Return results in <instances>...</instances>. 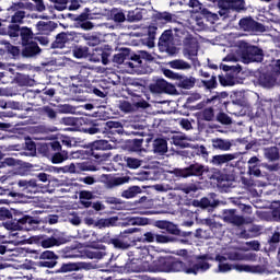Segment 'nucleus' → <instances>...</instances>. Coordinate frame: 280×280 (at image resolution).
<instances>
[{
  "label": "nucleus",
  "instance_id": "nucleus-1",
  "mask_svg": "<svg viewBox=\"0 0 280 280\" xmlns=\"http://www.w3.org/2000/svg\"><path fill=\"white\" fill-rule=\"evenodd\" d=\"M257 261V254L242 253L235 249H218L214 254H206L197 257L196 261L183 262L180 260L170 259L168 268L164 269L168 272H185L186 275H199V272H207L211 265L209 261H217L218 269L215 272H231L233 267L226 261Z\"/></svg>",
  "mask_w": 280,
  "mask_h": 280
},
{
  "label": "nucleus",
  "instance_id": "nucleus-2",
  "mask_svg": "<svg viewBox=\"0 0 280 280\" xmlns=\"http://www.w3.org/2000/svg\"><path fill=\"white\" fill-rule=\"evenodd\" d=\"M127 272H170V258L160 257L154 260L149 247H137L133 250V258L125 266Z\"/></svg>",
  "mask_w": 280,
  "mask_h": 280
},
{
  "label": "nucleus",
  "instance_id": "nucleus-3",
  "mask_svg": "<svg viewBox=\"0 0 280 280\" xmlns=\"http://www.w3.org/2000/svg\"><path fill=\"white\" fill-rule=\"evenodd\" d=\"M38 220L33 217L25 215L21 218L18 222H9L5 223L4 226L9 232V240H11V244L19 246V244H25V236H23V232L21 229H25L26 231H32V229H36L38 225Z\"/></svg>",
  "mask_w": 280,
  "mask_h": 280
},
{
  "label": "nucleus",
  "instance_id": "nucleus-4",
  "mask_svg": "<svg viewBox=\"0 0 280 280\" xmlns=\"http://www.w3.org/2000/svg\"><path fill=\"white\" fill-rule=\"evenodd\" d=\"M235 55L226 56L224 62H237V58H242L244 62H261L264 60V51L257 46H250L246 42H238L237 46L232 49Z\"/></svg>",
  "mask_w": 280,
  "mask_h": 280
},
{
  "label": "nucleus",
  "instance_id": "nucleus-5",
  "mask_svg": "<svg viewBox=\"0 0 280 280\" xmlns=\"http://www.w3.org/2000/svg\"><path fill=\"white\" fill-rule=\"evenodd\" d=\"M159 49L165 54H175L176 47H174V34L172 30H166L163 32L159 39Z\"/></svg>",
  "mask_w": 280,
  "mask_h": 280
},
{
  "label": "nucleus",
  "instance_id": "nucleus-6",
  "mask_svg": "<svg viewBox=\"0 0 280 280\" xmlns=\"http://www.w3.org/2000/svg\"><path fill=\"white\" fill-rule=\"evenodd\" d=\"M198 49H200V46L198 45V39L195 37L188 36L184 39V49L183 55L188 60H196V57L198 56Z\"/></svg>",
  "mask_w": 280,
  "mask_h": 280
},
{
  "label": "nucleus",
  "instance_id": "nucleus-7",
  "mask_svg": "<svg viewBox=\"0 0 280 280\" xmlns=\"http://www.w3.org/2000/svg\"><path fill=\"white\" fill-rule=\"evenodd\" d=\"M174 174L180 178H189V176H202L205 174V165L196 163L186 168H176Z\"/></svg>",
  "mask_w": 280,
  "mask_h": 280
},
{
  "label": "nucleus",
  "instance_id": "nucleus-8",
  "mask_svg": "<svg viewBox=\"0 0 280 280\" xmlns=\"http://www.w3.org/2000/svg\"><path fill=\"white\" fill-rule=\"evenodd\" d=\"M241 30L244 32H266L264 24L253 20V18H244L238 23Z\"/></svg>",
  "mask_w": 280,
  "mask_h": 280
},
{
  "label": "nucleus",
  "instance_id": "nucleus-9",
  "mask_svg": "<svg viewBox=\"0 0 280 280\" xmlns=\"http://www.w3.org/2000/svg\"><path fill=\"white\" fill-rule=\"evenodd\" d=\"M101 180L104 183L107 189H113L115 187H119V185H126V183H129L130 177L128 176L115 177L112 175H102Z\"/></svg>",
  "mask_w": 280,
  "mask_h": 280
},
{
  "label": "nucleus",
  "instance_id": "nucleus-10",
  "mask_svg": "<svg viewBox=\"0 0 280 280\" xmlns=\"http://www.w3.org/2000/svg\"><path fill=\"white\" fill-rule=\"evenodd\" d=\"M223 221L228 222L229 224H234V226H242V224H246L250 221H246L244 217L237 215L235 210H224L222 214Z\"/></svg>",
  "mask_w": 280,
  "mask_h": 280
},
{
  "label": "nucleus",
  "instance_id": "nucleus-11",
  "mask_svg": "<svg viewBox=\"0 0 280 280\" xmlns=\"http://www.w3.org/2000/svg\"><path fill=\"white\" fill-rule=\"evenodd\" d=\"M66 174H80L81 172H97L95 166H91L86 163L69 164L65 166Z\"/></svg>",
  "mask_w": 280,
  "mask_h": 280
},
{
  "label": "nucleus",
  "instance_id": "nucleus-12",
  "mask_svg": "<svg viewBox=\"0 0 280 280\" xmlns=\"http://www.w3.org/2000/svg\"><path fill=\"white\" fill-rule=\"evenodd\" d=\"M75 38H78V33H75V32L60 33L57 35L56 40L52 44V47L62 49V47H65L66 43L75 40Z\"/></svg>",
  "mask_w": 280,
  "mask_h": 280
},
{
  "label": "nucleus",
  "instance_id": "nucleus-13",
  "mask_svg": "<svg viewBox=\"0 0 280 280\" xmlns=\"http://www.w3.org/2000/svg\"><path fill=\"white\" fill-rule=\"evenodd\" d=\"M237 159V153H225L212 156L210 163L220 167V165H224V163H229L230 161H235Z\"/></svg>",
  "mask_w": 280,
  "mask_h": 280
},
{
  "label": "nucleus",
  "instance_id": "nucleus-14",
  "mask_svg": "<svg viewBox=\"0 0 280 280\" xmlns=\"http://www.w3.org/2000/svg\"><path fill=\"white\" fill-rule=\"evenodd\" d=\"M219 3L223 10H236L240 12V10H244L245 8L244 0H220Z\"/></svg>",
  "mask_w": 280,
  "mask_h": 280
},
{
  "label": "nucleus",
  "instance_id": "nucleus-15",
  "mask_svg": "<svg viewBox=\"0 0 280 280\" xmlns=\"http://www.w3.org/2000/svg\"><path fill=\"white\" fill-rule=\"evenodd\" d=\"M95 150L96 151L113 150V145L108 143L107 140H96L92 142L91 144L92 155L95 156L96 159H100V155L95 154Z\"/></svg>",
  "mask_w": 280,
  "mask_h": 280
},
{
  "label": "nucleus",
  "instance_id": "nucleus-16",
  "mask_svg": "<svg viewBox=\"0 0 280 280\" xmlns=\"http://www.w3.org/2000/svg\"><path fill=\"white\" fill-rule=\"evenodd\" d=\"M232 147L233 143L231 142V140L222 138L212 139V148L214 150H221V152H229V150H231Z\"/></svg>",
  "mask_w": 280,
  "mask_h": 280
},
{
  "label": "nucleus",
  "instance_id": "nucleus-17",
  "mask_svg": "<svg viewBox=\"0 0 280 280\" xmlns=\"http://www.w3.org/2000/svg\"><path fill=\"white\" fill-rule=\"evenodd\" d=\"M170 83H167V81L163 80V79H159L155 83L150 85V91L151 93H167V91H170Z\"/></svg>",
  "mask_w": 280,
  "mask_h": 280
},
{
  "label": "nucleus",
  "instance_id": "nucleus-18",
  "mask_svg": "<svg viewBox=\"0 0 280 280\" xmlns=\"http://www.w3.org/2000/svg\"><path fill=\"white\" fill-rule=\"evenodd\" d=\"M77 38H83V40L86 42V45L90 47H97L102 40L100 39V36L96 34H91V33H78Z\"/></svg>",
  "mask_w": 280,
  "mask_h": 280
},
{
  "label": "nucleus",
  "instance_id": "nucleus-19",
  "mask_svg": "<svg viewBox=\"0 0 280 280\" xmlns=\"http://www.w3.org/2000/svg\"><path fill=\"white\" fill-rule=\"evenodd\" d=\"M37 54H40V47H38V44L36 42H31L30 44L24 45L23 56H25L26 58H32Z\"/></svg>",
  "mask_w": 280,
  "mask_h": 280
},
{
  "label": "nucleus",
  "instance_id": "nucleus-20",
  "mask_svg": "<svg viewBox=\"0 0 280 280\" xmlns=\"http://www.w3.org/2000/svg\"><path fill=\"white\" fill-rule=\"evenodd\" d=\"M248 174L250 176H261V170H259V158L253 156L248 160Z\"/></svg>",
  "mask_w": 280,
  "mask_h": 280
},
{
  "label": "nucleus",
  "instance_id": "nucleus-21",
  "mask_svg": "<svg viewBox=\"0 0 280 280\" xmlns=\"http://www.w3.org/2000/svg\"><path fill=\"white\" fill-rule=\"evenodd\" d=\"M124 224L127 226H145L150 224V220L141 217H129Z\"/></svg>",
  "mask_w": 280,
  "mask_h": 280
},
{
  "label": "nucleus",
  "instance_id": "nucleus-22",
  "mask_svg": "<svg viewBox=\"0 0 280 280\" xmlns=\"http://www.w3.org/2000/svg\"><path fill=\"white\" fill-rule=\"evenodd\" d=\"M153 152L154 154H165L167 152V141L165 139H155L153 141Z\"/></svg>",
  "mask_w": 280,
  "mask_h": 280
},
{
  "label": "nucleus",
  "instance_id": "nucleus-23",
  "mask_svg": "<svg viewBox=\"0 0 280 280\" xmlns=\"http://www.w3.org/2000/svg\"><path fill=\"white\" fill-rule=\"evenodd\" d=\"M168 67H171V69H177L180 71H188V69H191V65L183 59L170 61Z\"/></svg>",
  "mask_w": 280,
  "mask_h": 280
},
{
  "label": "nucleus",
  "instance_id": "nucleus-24",
  "mask_svg": "<svg viewBox=\"0 0 280 280\" xmlns=\"http://www.w3.org/2000/svg\"><path fill=\"white\" fill-rule=\"evenodd\" d=\"M191 138L185 136L184 133H177L173 136V143L179 145L180 148H189V142Z\"/></svg>",
  "mask_w": 280,
  "mask_h": 280
},
{
  "label": "nucleus",
  "instance_id": "nucleus-25",
  "mask_svg": "<svg viewBox=\"0 0 280 280\" xmlns=\"http://www.w3.org/2000/svg\"><path fill=\"white\" fill-rule=\"evenodd\" d=\"M156 30H159L156 26L151 25L147 28L148 39L144 42V45L149 47V49H152L154 47V40L156 38Z\"/></svg>",
  "mask_w": 280,
  "mask_h": 280
},
{
  "label": "nucleus",
  "instance_id": "nucleus-26",
  "mask_svg": "<svg viewBox=\"0 0 280 280\" xmlns=\"http://www.w3.org/2000/svg\"><path fill=\"white\" fill-rule=\"evenodd\" d=\"M234 270H237V272H261L260 266H253V265H244L238 264L234 266Z\"/></svg>",
  "mask_w": 280,
  "mask_h": 280
},
{
  "label": "nucleus",
  "instance_id": "nucleus-27",
  "mask_svg": "<svg viewBox=\"0 0 280 280\" xmlns=\"http://www.w3.org/2000/svg\"><path fill=\"white\" fill-rule=\"evenodd\" d=\"M61 257L63 259H78V258L82 257V254L75 247L74 248L66 247L62 250Z\"/></svg>",
  "mask_w": 280,
  "mask_h": 280
},
{
  "label": "nucleus",
  "instance_id": "nucleus-28",
  "mask_svg": "<svg viewBox=\"0 0 280 280\" xmlns=\"http://www.w3.org/2000/svg\"><path fill=\"white\" fill-rule=\"evenodd\" d=\"M20 36L22 38V45H28L30 43H34V34L28 27H23L20 31Z\"/></svg>",
  "mask_w": 280,
  "mask_h": 280
},
{
  "label": "nucleus",
  "instance_id": "nucleus-29",
  "mask_svg": "<svg viewBox=\"0 0 280 280\" xmlns=\"http://www.w3.org/2000/svg\"><path fill=\"white\" fill-rule=\"evenodd\" d=\"M117 224V218L100 219L94 223L97 229H108L109 226H115Z\"/></svg>",
  "mask_w": 280,
  "mask_h": 280
},
{
  "label": "nucleus",
  "instance_id": "nucleus-30",
  "mask_svg": "<svg viewBox=\"0 0 280 280\" xmlns=\"http://www.w3.org/2000/svg\"><path fill=\"white\" fill-rule=\"evenodd\" d=\"M156 19L158 21H160V23H164V24L176 22V15L170 12L158 13Z\"/></svg>",
  "mask_w": 280,
  "mask_h": 280
},
{
  "label": "nucleus",
  "instance_id": "nucleus-31",
  "mask_svg": "<svg viewBox=\"0 0 280 280\" xmlns=\"http://www.w3.org/2000/svg\"><path fill=\"white\" fill-rule=\"evenodd\" d=\"M195 84H196V78L179 77V82H178L179 89H194Z\"/></svg>",
  "mask_w": 280,
  "mask_h": 280
},
{
  "label": "nucleus",
  "instance_id": "nucleus-32",
  "mask_svg": "<svg viewBox=\"0 0 280 280\" xmlns=\"http://www.w3.org/2000/svg\"><path fill=\"white\" fill-rule=\"evenodd\" d=\"M143 19V10L137 8L135 10L128 11L127 20L130 23H135V21H141Z\"/></svg>",
  "mask_w": 280,
  "mask_h": 280
},
{
  "label": "nucleus",
  "instance_id": "nucleus-33",
  "mask_svg": "<svg viewBox=\"0 0 280 280\" xmlns=\"http://www.w3.org/2000/svg\"><path fill=\"white\" fill-rule=\"evenodd\" d=\"M125 163L127 164V167H129V170H139V167H141V165L143 164V161L137 158H125Z\"/></svg>",
  "mask_w": 280,
  "mask_h": 280
},
{
  "label": "nucleus",
  "instance_id": "nucleus-34",
  "mask_svg": "<svg viewBox=\"0 0 280 280\" xmlns=\"http://www.w3.org/2000/svg\"><path fill=\"white\" fill-rule=\"evenodd\" d=\"M138 194H141V187L139 186H132L130 188H128L127 190H124L121 196L122 198H135Z\"/></svg>",
  "mask_w": 280,
  "mask_h": 280
},
{
  "label": "nucleus",
  "instance_id": "nucleus-35",
  "mask_svg": "<svg viewBox=\"0 0 280 280\" xmlns=\"http://www.w3.org/2000/svg\"><path fill=\"white\" fill-rule=\"evenodd\" d=\"M118 108L121 110V113H132L137 106L128 101H119Z\"/></svg>",
  "mask_w": 280,
  "mask_h": 280
},
{
  "label": "nucleus",
  "instance_id": "nucleus-36",
  "mask_svg": "<svg viewBox=\"0 0 280 280\" xmlns=\"http://www.w3.org/2000/svg\"><path fill=\"white\" fill-rule=\"evenodd\" d=\"M265 156L269 161H277L279 160V149L277 147H271L265 150Z\"/></svg>",
  "mask_w": 280,
  "mask_h": 280
},
{
  "label": "nucleus",
  "instance_id": "nucleus-37",
  "mask_svg": "<svg viewBox=\"0 0 280 280\" xmlns=\"http://www.w3.org/2000/svg\"><path fill=\"white\" fill-rule=\"evenodd\" d=\"M93 199V192L83 190L80 192V201L84 205V207H91V201Z\"/></svg>",
  "mask_w": 280,
  "mask_h": 280
},
{
  "label": "nucleus",
  "instance_id": "nucleus-38",
  "mask_svg": "<svg viewBox=\"0 0 280 280\" xmlns=\"http://www.w3.org/2000/svg\"><path fill=\"white\" fill-rule=\"evenodd\" d=\"M54 246H58V241L54 236L47 237V238H43L40 241V247L42 248H54Z\"/></svg>",
  "mask_w": 280,
  "mask_h": 280
},
{
  "label": "nucleus",
  "instance_id": "nucleus-39",
  "mask_svg": "<svg viewBox=\"0 0 280 280\" xmlns=\"http://www.w3.org/2000/svg\"><path fill=\"white\" fill-rule=\"evenodd\" d=\"M259 82L265 89H271V86H275V82H277V79L271 75H265L260 78Z\"/></svg>",
  "mask_w": 280,
  "mask_h": 280
},
{
  "label": "nucleus",
  "instance_id": "nucleus-40",
  "mask_svg": "<svg viewBox=\"0 0 280 280\" xmlns=\"http://www.w3.org/2000/svg\"><path fill=\"white\" fill-rule=\"evenodd\" d=\"M69 159V153L67 151L58 152L52 155V163H65Z\"/></svg>",
  "mask_w": 280,
  "mask_h": 280
},
{
  "label": "nucleus",
  "instance_id": "nucleus-41",
  "mask_svg": "<svg viewBox=\"0 0 280 280\" xmlns=\"http://www.w3.org/2000/svg\"><path fill=\"white\" fill-rule=\"evenodd\" d=\"M112 18L115 23H124V21H126V14L119 9H114L112 11Z\"/></svg>",
  "mask_w": 280,
  "mask_h": 280
},
{
  "label": "nucleus",
  "instance_id": "nucleus-42",
  "mask_svg": "<svg viewBox=\"0 0 280 280\" xmlns=\"http://www.w3.org/2000/svg\"><path fill=\"white\" fill-rule=\"evenodd\" d=\"M39 259L48 261H58V255L51 250H45L39 255Z\"/></svg>",
  "mask_w": 280,
  "mask_h": 280
},
{
  "label": "nucleus",
  "instance_id": "nucleus-43",
  "mask_svg": "<svg viewBox=\"0 0 280 280\" xmlns=\"http://www.w3.org/2000/svg\"><path fill=\"white\" fill-rule=\"evenodd\" d=\"M89 12H91V10L89 8H85L84 12L75 18V26L77 27H78L79 23H84L85 21H89V19H93V16H91V14H89Z\"/></svg>",
  "mask_w": 280,
  "mask_h": 280
},
{
  "label": "nucleus",
  "instance_id": "nucleus-44",
  "mask_svg": "<svg viewBox=\"0 0 280 280\" xmlns=\"http://www.w3.org/2000/svg\"><path fill=\"white\" fill-rule=\"evenodd\" d=\"M80 270V265L75 262H68L61 266V272H75Z\"/></svg>",
  "mask_w": 280,
  "mask_h": 280
},
{
  "label": "nucleus",
  "instance_id": "nucleus-45",
  "mask_svg": "<svg viewBox=\"0 0 280 280\" xmlns=\"http://www.w3.org/2000/svg\"><path fill=\"white\" fill-rule=\"evenodd\" d=\"M27 16V13L23 10H18L11 18V23H23V19Z\"/></svg>",
  "mask_w": 280,
  "mask_h": 280
},
{
  "label": "nucleus",
  "instance_id": "nucleus-46",
  "mask_svg": "<svg viewBox=\"0 0 280 280\" xmlns=\"http://www.w3.org/2000/svg\"><path fill=\"white\" fill-rule=\"evenodd\" d=\"M50 2L54 3L55 10L62 12V10H67V3H69V0H50Z\"/></svg>",
  "mask_w": 280,
  "mask_h": 280
},
{
  "label": "nucleus",
  "instance_id": "nucleus-47",
  "mask_svg": "<svg viewBox=\"0 0 280 280\" xmlns=\"http://www.w3.org/2000/svg\"><path fill=\"white\" fill-rule=\"evenodd\" d=\"M86 54H89V48L86 47L79 46L73 49L74 58H84Z\"/></svg>",
  "mask_w": 280,
  "mask_h": 280
},
{
  "label": "nucleus",
  "instance_id": "nucleus-48",
  "mask_svg": "<svg viewBox=\"0 0 280 280\" xmlns=\"http://www.w3.org/2000/svg\"><path fill=\"white\" fill-rule=\"evenodd\" d=\"M8 34L11 38H16L21 34V30L19 27V24H11L9 25Z\"/></svg>",
  "mask_w": 280,
  "mask_h": 280
},
{
  "label": "nucleus",
  "instance_id": "nucleus-49",
  "mask_svg": "<svg viewBox=\"0 0 280 280\" xmlns=\"http://www.w3.org/2000/svg\"><path fill=\"white\" fill-rule=\"evenodd\" d=\"M59 113H62L63 115H73L75 114V107L69 104L60 105Z\"/></svg>",
  "mask_w": 280,
  "mask_h": 280
},
{
  "label": "nucleus",
  "instance_id": "nucleus-50",
  "mask_svg": "<svg viewBox=\"0 0 280 280\" xmlns=\"http://www.w3.org/2000/svg\"><path fill=\"white\" fill-rule=\"evenodd\" d=\"M222 86H235V79L231 75L220 77Z\"/></svg>",
  "mask_w": 280,
  "mask_h": 280
},
{
  "label": "nucleus",
  "instance_id": "nucleus-51",
  "mask_svg": "<svg viewBox=\"0 0 280 280\" xmlns=\"http://www.w3.org/2000/svg\"><path fill=\"white\" fill-rule=\"evenodd\" d=\"M107 128H109V130L116 129L117 132H121L124 130V126H121V122L119 121H115V120H109L106 122Z\"/></svg>",
  "mask_w": 280,
  "mask_h": 280
},
{
  "label": "nucleus",
  "instance_id": "nucleus-52",
  "mask_svg": "<svg viewBox=\"0 0 280 280\" xmlns=\"http://www.w3.org/2000/svg\"><path fill=\"white\" fill-rule=\"evenodd\" d=\"M68 221L74 226H80V224H82V219H80V217L75 212L69 214Z\"/></svg>",
  "mask_w": 280,
  "mask_h": 280
},
{
  "label": "nucleus",
  "instance_id": "nucleus-53",
  "mask_svg": "<svg viewBox=\"0 0 280 280\" xmlns=\"http://www.w3.org/2000/svg\"><path fill=\"white\" fill-rule=\"evenodd\" d=\"M155 242L158 244H170V242H172V237L163 234H155Z\"/></svg>",
  "mask_w": 280,
  "mask_h": 280
},
{
  "label": "nucleus",
  "instance_id": "nucleus-54",
  "mask_svg": "<svg viewBox=\"0 0 280 280\" xmlns=\"http://www.w3.org/2000/svg\"><path fill=\"white\" fill-rule=\"evenodd\" d=\"M77 27H81V30H84L85 32H89L95 27V24L93 22L85 20V22H79V25Z\"/></svg>",
  "mask_w": 280,
  "mask_h": 280
},
{
  "label": "nucleus",
  "instance_id": "nucleus-55",
  "mask_svg": "<svg viewBox=\"0 0 280 280\" xmlns=\"http://www.w3.org/2000/svg\"><path fill=\"white\" fill-rule=\"evenodd\" d=\"M56 264V260H39L37 266H39V268H55Z\"/></svg>",
  "mask_w": 280,
  "mask_h": 280
},
{
  "label": "nucleus",
  "instance_id": "nucleus-56",
  "mask_svg": "<svg viewBox=\"0 0 280 280\" xmlns=\"http://www.w3.org/2000/svg\"><path fill=\"white\" fill-rule=\"evenodd\" d=\"M167 233H171V235H179L180 230H178V226L176 224L168 222L166 225Z\"/></svg>",
  "mask_w": 280,
  "mask_h": 280
},
{
  "label": "nucleus",
  "instance_id": "nucleus-57",
  "mask_svg": "<svg viewBox=\"0 0 280 280\" xmlns=\"http://www.w3.org/2000/svg\"><path fill=\"white\" fill-rule=\"evenodd\" d=\"M12 219V212L8 208H0V220Z\"/></svg>",
  "mask_w": 280,
  "mask_h": 280
},
{
  "label": "nucleus",
  "instance_id": "nucleus-58",
  "mask_svg": "<svg viewBox=\"0 0 280 280\" xmlns=\"http://www.w3.org/2000/svg\"><path fill=\"white\" fill-rule=\"evenodd\" d=\"M213 108L208 107L202 112V117L206 121H211L213 119Z\"/></svg>",
  "mask_w": 280,
  "mask_h": 280
},
{
  "label": "nucleus",
  "instance_id": "nucleus-59",
  "mask_svg": "<svg viewBox=\"0 0 280 280\" xmlns=\"http://www.w3.org/2000/svg\"><path fill=\"white\" fill-rule=\"evenodd\" d=\"M182 191H184V194H196V191H198V187L195 184H190L182 187Z\"/></svg>",
  "mask_w": 280,
  "mask_h": 280
},
{
  "label": "nucleus",
  "instance_id": "nucleus-60",
  "mask_svg": "<svg viewBox=\"0 0 280 280\" xmlns=\"http://www.w3.org/2000/svg\"><path fill=\"white\" fill-rule=\"evenodd\" d=\"M70 159H86L84 150L73 151L70 153Z\"/></svg>",
  "mask_w": 280,
  "mask_h": 280
},
{
  "label": "nucleus",
  "instance_id": "nucleus-61",
  "mask_svg": "<svg viewBox=\"0 0 280 280\" xmlns=\"http://www.w3.org/2000/svg\"><path fill=\"white\" fill-rule=\"evenodd\" d=\"M165 78H170L171 80H179L180 74L175 73L174 71L166 69L164 70Z\"/></svg>",
  "mask_w": 280,
  "mask_h": 280
},
{
  "label": "nucleus",
  "instance_id": "nucleus-62",
  "mask_svg": "<svg viewBox=\"0 0 280 280\" xmlns=\"http://www.w3.org/2000/svg\"><path fill=\"white\" fill-rule=\"evenodd\" d=\"M113 245L115 246V248H121L122 250H126V248H128V243L121 240H114Z\"/></svg>",
  "mask_w": 280,
  "mask_h": 280
},
{
  "label": "nucleus",
  "instance_id": "nucleus-63",
  "mask_svg": "<svg viewBox=\"0 0 280 280\" xmlns=\"http://www.w3.org/2000/svg\"><path fill=\"white\" fill-rule=\"evenodd\" d=\"M203 84L208 89H215L218 81L215 80V77H211L210 80L203 81Z\"/></svg>",
  "mask_w": 280,
  "mask_h": 280
},
{
  "label": "nucleus",
  "instance_id": "nucleus-64",
  "mask_svg": "<svg viewBox=\"0 0 280 280\" xmlns=\"http://www.w3.org/2000/svg\"><path fill=\"white\" fill-rule=\"evenodd\" d=\"M143 241L149 243L156 242V234L152 232H147L143 235Z\"/></svg>",
  "mask_w": 280,
  "mask_h": 280
}]
</instances>
